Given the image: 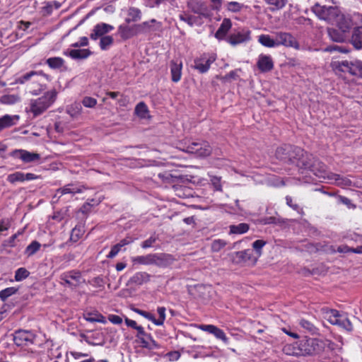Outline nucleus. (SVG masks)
I'll use <instances>...</instances> for the list:
<instances>
[{
	"label": "nucleus",
	"mask_w": 362,
	"mask_h": 362,
	"mask_svg": "<svg viewBox=\"0 0 362 362\" xmlns=\"http://www.w3.org/2000/svg\"><path fill=\"white\" fill-rule=\"evenodd\" d=\"M10 156L22 160L24 163H31L39 160L40 156L39 153L29 152L23 149H16L11 152Z\"/></svg>",
	"instance_id": "nucleus-11"
},
{
	"label": "nucleus",
	"mask_w": 362,
	"mask_h": 362,
	"mask_svg": "<svg viewBox=\"0 0 362 362\" xmlns=\"http://www.w3.org/2000/svg\"><path fill=\"white\" fill-rule=\"evenodd\" d=\"M91 202H93V204H91L90 202H88L85 203L79 209V211L82 214H87L90 211L91 207L93 205H98L100 203V201H95L94 199H91Z\"/></svg>",
	"instance_id": "nucleus-49"
},
{
	"label": "nucleus",
	"mask_w": 362,
	"mask_h": 362,
	"mask_svg": "<svg viewBox=\"0 0 362 362\" xmlns=\"http://www.w3.org/2000/svg\"><path fill=\"white\" fill-rule=\"evenodd\" d=\"M61 279L71 287H76L81 283V274L78 272L71 271L61 275Z\"/></svg>",
	"instance_id": "nucleus-14"
},
{
	"label": "nucleus",
	"mask_w": 362,
	"mask_h": 362,
	"mask_svg": "<svg viewBox=\"0 0 362 362\" xmlns=\"http://www.w3.org/2000/svg\"><path fill=\"white\" fill-rule=\"evenodd\" d=\"M19 100L16 95H4L0 98V103L5 105H13Z\"/></svg>",
	"instance_id": "nucleus-40"
},
{
	"label": "nucleus",
	"mask_w": 362,
	"mask_h": 362,
	"mask_svg": "<svg viewBox=\"0 0 362 362\" xmlns=\"http://www.w3.org/2000/svg\"><path fill=\"white\" fill-rule=\"evenodd\" d=\"M135 113L141 118H146L148 113L146 105L144 102L137 104L135 107Z\"/></svg>",
	"instance_id": "nucleus-38"
},
{
	"label": "nucleus",
	"mask_w": 362,
	"mask_h": 362,
	"mask_svg": "<svg viewBox=\"0 0 362 362\" xmlns=\"http://www.w3.org/2000/svg\"><path fill=\"white\" fill-rule=\"evenodd\" d=\"M313 13L321 20L332 22L337 16L338 10L334 6H322L316 3L312 8Z\"/></svg>",
	"instance_id": "nucleus-5"
},
{
	"label": "nucleus",
	"mask_w": 362,
	"mask_h": 362,
	"mask_svg": "<svg viewBox=\"0 0 362 362\" xmlns=\"http://www.w3.org/2000/svg\"><path fill=\"white\" fill-rule=\"evenodd\" d=\"M82 104L87 107H93L97 104V100L91 97H85L82 100Z\"/></svg>",
	"instance_id": "nucleus-54"
},
{
	"label": "nucleus",
	"mask_w": 362,
	"mask_h": 362,
	"mask_svg": "<svg viewBox=\"0 0 362 362\" xmlns=\"http://www.w3.org/2000/svg\"><path fill=\"white\" fill-rule=\"evenodd\" d=\"M317 339L304 338L298 341L300 356L314 355L322 351V346Z\"/></svg>",
	"instance_id": "nucleus-3"
},
{
	"label": "nucleus",
	"mask_w": 362,
	"mask_h": 362,
	"mask_svg": "<svg viewBox=\"0 0 362 362\" xmlns=\"http://www.w3.org/2000/svg\"><path fill=\"white\" fill-rule=\"evenodd\" d=\"M138 29L139 33H146L150 30L151 25L150 22L145 21L141 24H136Z\"/></svg>",
	"instance_id": "nucleus-56"
},
{
	"label": "nucleus",
	"mask_w": 362,
	"mask_h": 362,
	"mask_svg": "<svg viewBox=\"0 0 362 362\" xmlns=\"http://www.w3.org/2000/svg\"><path fill=\"white\" fill-rule=\"evenodd\" d=\"M295 160L292 164H295L297 167L301 169L309 170L311 163L315 157L312 154H309L302 149V153L295 156Z\"/></svg>",
	"instance_id": "nucleus-12"
},
{
	"label": "nucleus",
	"mask_w": 362,
	"mask_h": 362,
	"mask_svg": "<svg viewBox=\"0 0 362 362\" xmlns=\"http://www.w3.org/2000/svg\"><path fill=\"white\" fill-rule=\"evenodd\" d=\"M337 28L342 32L349 35L351 29L354 26V23L350 17L344 15H339L337 13V16L335 18Z\"/></svg>",
	"instance_id": "nucleus-15"
},
{
	"label": "nucleus",
	"mask_w": 362,
	"mask_h": 362,
	"mask_svg": "<svg viewBox=\"0 0 362 362\" xmlns=\"http://www.w3.org/2000/svg\"><path fill=\"white\" fill-rule=\"evenodd\" d=\"M46 63L52 69H59L63 66L64 61L61 57H51L47 59Z\"/></svg>",
	"instance_id": "nucleus-37"
},
{
	"label": "nucleus",
	"mask_w": 362,
	"mask_h": 362,
	"mask_svg": "<svg viewBox=\"0 0 362 362\" xmlns=\"http://www.w3.org/2000/svg\"><path fill=\"white\" fill-rule=\"evenodd\" d=\"M201 330L213 334L214 329H216V326L213 325H200L198 327Z\"/></svg>",
	"instance_id": "nucleus-61"
},
{
	"label": "nucleus",
	"mask_w": 362,
	"mask_h": 362,
	"mask_svg": "<svg viewBox=\"0 0 362 362\" xmlns=\"http://www.w3.org/2000/svg\"><path fill=\"white\" fill-rule=\"evenodd\" d=\"M156 238L155 237L151 236L141 243V247L144 249L151 247L153 246V243H156Z\"/></svg>",
	"instance_id": "nucleus-59"
},
{
	"label": "nucleus",
	"mask_w": 362,
	"mask_h": 362,
	"mask_svg": "<svg viewBox=\"0 0 362 362\" xmlns=\"http://www.w3.org/2000/svg\"><path fill=\"white\" fill-rule=\"evenodd\" d=\"M266 244V242L262 240H257L252 243L253 248L260 253L261 249Z\"/></svg>",
	"instance_id": "nucleus-62"
},
{
	"label": "nucleus",
	"mask_w": 362,
	"mask_h": 362,
	"mask_svg": "<svg viewBox=\"0 0 362 362\" xmlns=\"http://www.w3.org/2000/svg\"><path fill=\"white\" fill-rule=\"evenodd\" d=\"M119 33L121 37L124 40L129 39L134 35L139 34L138 29L136 28V25H134L133 26H128L126 25H121L119 28Z\"/></svg>",
	"instance_id": "nucleus-20"
},
{
	"label": "nucleus",
	"mask_w": 362,
	"mask_h": 362,
	"mask_svg": "<svg viewBox=\"0 0 362 362\" xmlns=\"http://www.w3.org/2000/svg\"><path fill=\"white\" fill-rule=\"evenodd\" d=\"M18 119V115H6L0 117V131H1L3 129L8 128L14 125Z\"/></svg>",
	"instance_id": "nucleus-26"
},
{
	"label": "nucleus",
	"mask_w": 362,
	"mask_h": 362,
	"mask_svg": "<svg viewBox=\"0 0 362 362\" xmlns=\"http://www.w3.org/2000/svg\"><path fill=\"white\" fill-rule=\"evenodd\" d=\"M30 274V272L24 267H21L16 271L15 280L21 281L25 279Z\"/></svg>",
	"instance_id": "nucleus-47"
},
{
	"label": "nucleus",
	"mask_w": 362,
	"mask_h": 362,
	"mask_svg": "<svg viewBox=\"0 0 362 362\" xmlns=\"http://www.w3.org/2000/svg\"><path fill=\"white\" fill-rule=\"evenodd\" d=\"M300 351L299 346H298V341L294 342L291 344H286L283 348V351L290 356H300L298 354V352Z\"/></svg>",
	"instance_id": "nucleus-34"
},
{
	"label": "nucleus",
	"mask_w": 362,
	"mask_h": 362,
	"mask_svg": "<svg viewBox=\"0 0 362 362\" xmlns=\"http://www.w3.org/2000/svg\"><path fill=\"white\" fill-rule=\"evenodd\" d=\"M113 29L114 28L111 25L105 23H98L94 27L92 33L90 35V37L95 40L99 37H103Z\"/></svg>",
	"instance_id": "nucleus-16"
},
{
	"label": "nucleus",
	"mask_w": 362,
	"mask_h": 362,
	"mask_svg": "<svg viewBox=\"0 0 362 362\" xmlns=\"http://www.w3.org/2000/svg\"><path fill=\"white\" fill-rule=\"evenodd\" d=\"M175 261V258L172 255L167 253H156L154 254L153 264L161 268H165Z\"/></svg>",
	"instance_id": "nucleus-13"
},
{
	"label": "nucleus",
	"mask_w": 362,
	"mask_h": 362,
	"mask_svg": "<svg viewBox=\"0 0 362 362\" xmlns=\"http://www.w3.org/2000/svg\"><path fill=\"white\" fill-rule=\"evenodd\" d=\"M227 245V242L222 239L214 240L211 243V250L214 252H218Z\"/></svg>",
	"instance_id": "nucleus-42"
},
{
	"label": "nucleus",
	"mask_w": 362,
	"mask_h": 362,
	"mask_svg": "<svg viewBox=\"0 0 362 362\" xmlns=\"http://www.w3.org/2000/svg\"><path fill=\"white\" fill-rule=\"evenodd\" d=\"M259 42L267 47H276L275 36L272 37L269 35H261L259 36Z\"/></svg>",
	"instance_id": "nucleus-32"
},
{
	"label": "nucleus",
	"mask_w": 362,
	"mask_h": 362,
	"mask_svg": "<svg viewBox=\"0 0 362 362\" xmlns=\"http://www.w3.org/2000/svg\"><path fill=\"white\" fill-rule=\"evenodd\" d=\"M53 6L51 1L47 2L46 5L42 7V12L44 16H49L52 13Z\"/></svg>",
	"instance_id": "nucleus-60"
},
{
	"label": "nucleus",
	"mask_w": 362,
	"mask_h": 362,
	"mask_svg": "<svg viewBox=\"0 0 362 362\" xmlns=\"http://www.w3.org/2000/svg\"><path fill=\"white\" fill-rule=\"evenodd\" d=\"M108 320L115 325H120L122 322V318L119 315H110L108 316Z\"/></svg>",
	"instance_id": "nucleus-64"
},
{
	"label": "nucleus",
	"mask_w": 362,
	"mask_h": 362,
	"mask_svg": "<svg viewBox=\"0 0 362 362\" xmlns=\"http://www.w3.org/2000/svg\"><path fill=\"white\" fill-rule=\"evenodd\" d=\"M83 234V230L81 227L76 226L72 229L70 239L74 242H76Z\"/></svg>",
	"instance_id": "nucleus-50"
},
{
	"label": "nucleus",
	"mask_w": 362,
	"mask_h": 362,
	"mask_svg": "<svg viewBox=\"0 0 362 362\" xmlns=\"http://www.w3.org/2000/svg\"><path fill=\"white\" fill-rule=\"evenodd\" d=\"M350 42L356 49L362 48V25L354 28Z\"/></svg>",
	"instance_id": "nucleus-23"
},
{
	"label": "nucleus",
	"mask_w": 362,
	"mask_h": 362,
	"mask_svg": "<svg viewBox=\"0 0 362 362\" xmlns=\"http://www.w3.org/2000/svg\"><path fill=\"white\" fill-rule=\"evenodd\" d=\"M257 67L262 72H268L273 69L274 62L270 56L261 54L259 57L257 63Z\"/></svg>",
	"instance_id": "nucleus-18"
},
{
	"label": "nucleus",
	"mask_w": 362,
	"mask_h": 362,
	"mask_svg": "<svg viewBox=\"0 0 362 362\" xmlns=\"http://www.w3.org/2000/svg\"><path fill=\"white\" fill-rule=\"evenodd\" d=\"M309 170L324 180H327L329 177H338L333 173L328 171L326 165L316 158L313 160Z\"/></svg>",
	"instance_id": "nucleus-7"
},
{
	"label": "nucleus",
	"mask_w": 362,
	"mask_h": 362,
	"mask_svg": "<svg viewBox=\"0 0 362 362\" xmlns=\"http://www.w3.org/2000/svg\"><path fill=\"white\" fill-rule=\"evenodd\" d=\"M114 39L110 35H106L100 37V47L101 49L105 50L113 44Z\"/></svg>",
	"instance_id": "nucleus-44"
},
{
	"label": "nucleus",
	"mask_w": 362,
	"mask_h": 362,
	"mask_svg": "<svg viewBox=\"0 0 362 362\" xmlns=\"http://www.w3.org/2000/svg\"><path fill=\"white\" fill-rule=\"evenodd\" d=\"M122 247L119 243L115 245L114 246L112 247L111 250L109 252V254L107 255V257L108 258H111V259L115 257L118 254V252L120 251Z\"/></svg>",
	"instance_id": "nucleus-57"
},
{
	"label": "nucleus",
	"mask_w": 362,
	"mask_h": 362,
	"mask_svg": "<svg viewBox=\"0 0 362 362\" xmlns=\"http://www.w3.org/2000/svg\"><path fill=\"white\" fill-rule=\"evenodd\" d=\"M18 291V288L15 287H8L0 291V298L5 301L8 297L15 294Z\"/></svg>",
	"instance_id": "nucleus-45"
},
{
	"label": "nucleus",
	"mask_w": 362,
	"mask_h": 362,
	"mask_svg": "<svg viewBox=\"0 0 362 362\" xmlns=\"http://www.w3.org/2000/svg\"><path fill=\"white\" fill-rule=\"evenodd\" d=\"M269 6V8L272 12L279 11L284 8L288 3V0H264Z\"/></svg>",
	"instance_id": "nucleus-30"
},
{
	"label": "nucleus",
	"mask_w": 362,
	"mask_h": 362,
	"mask_svg": "<svg viewBox=\"0 0 362 362\" xmlns=\"http://www.w3.org/2000/svg\"><path fill=\"white\" fill-rule=\"evenodd\" d=\"M13 342L18 346H24L33 343V335L29 331L19 329L13 334Z\"/></svg>",
	"instance_id": "nucleus-10"
},
{
	"label": "nucleus",
	"mask_w": 362,
	"mask_h": 362,
	"mask_svg": "<svg viewBox=\"0 0 362 362\" xmlns=\"http://www.w3.org/2000/svg\"><path fill=\"white\" fill-rule=\"evenodd\" d=\"M243 4H241L236 1L228 2L226 5L228 11L233 13L240 12L243 8Z\"/></svg>",
	"instance_id": "nucleus-48"
},
{
	"label": "nucleus",
	"mask_w": 362,
	"mask_h": 362,
	"mask_svg": "<svg viewBox=\"0 0 362 362\" xmlns=\"http://www.w3.org/2000/svg\"><path fill=\"white\" fill-rule=\"evenodd\" d=\"M250 31L238 32L231 34L228 37V42L232 45L246 42L250 40Z\"/></svg>",
	"instance_id": "nucleus-22"
},
{
	"label": "nucleus",
	"mask_w": 362,
	"mask_h": 362,
	"mask_svg": "<svg viewBox=\"0 0 362 362\" xmlns=\"http://www.w3.org/2000/svg\"><path fill=\"white\" fill-rule=\"evenodd\" d=\"M326 314L328 317V321L331 324L338 326H339L342 318L344 317L338 310L333 309L327 310Z\"/></svg>",
	"instance_id": "nucleus-29"
},
{
	"label": "nucleus",
	"mask_w": 362,
	"mask_h": 362,
	"mask_svg": "<svg viewBox=\"0 0 362 362\" xmlns=\"http://www.w3.org/2000/svg\"><path fill=\"white\" fill-rule=\"evenodd\" d=\"M128 18H126L125 21L127 23L131 22H136L141 18V11L140 9L135 7H130L127 11Z\"/></svg>",
	"instance_id": "nucleus-31"
},
{
	"label": "nucleus",
	"mask_w": 362,
	"mask_h": 362,
	"mask_svg": "<svg viewBox=\"0 0 362 362\" xmlns=\"http://www.w3.org/2000/svg\"><path fill=\"white\" fill-rule=\"evenodd\" d=\"M67 54L66 52H64ZM91 54V52L88 49H71L68 53V55L74 59H86Z\"/></svg>",
	"instance_id": "nucleus-28"
},
{
	"label": "nucleus",
	"mask_w": 362,
	"mask_h": 362,
	"mask_svg": "<svg viewBox=\"0 0 362 362\" xmlns=\"http://www.w3.org/2000/svg\"><path fill=\"white\" fill-rule=\"evenodd\" d=\"M249 230V225L245 223L238 225L230 226V233L233 234H243Z\"/></svg>",
	"instance_id": "nucleus-35"
},
{
	"label": "nucleus",
	"mask_w": 362,
	"mask_h": 362,
	"mask_svg": "<svg viewBox=\"0 0 362 362\" xmlns=\"http://www.w3.org/2000/svg\"><path fill=\"white\" fill-rule=\"evenodd\" d=\"M57 91L52 90L47 92L43 96L31 102L30 110L34 116H38L44 112L55 100Z\"/></svg>",
	"instance_id": "nucleus-1"
},
{
	"label": "nucleus",
	"mask_w": 362,
	"mask_h": 362,
	"mask_svg": "<svg viewBox=\"0 0 362 362\" xmlns=\"http://www.w3.org/2000/svg\"><path fill=\"white\" fill-rule=\"evenodd\" d=\"M151 276L145 272H136L128 281L127 285H141L150 281Z\"/></svg>",
	"instance_id": "nucleus-21"
},
{
	"label": "nucleus",
	"mask_w": 362,
	"mask_h": 362,
	"mask_svg": "<svg viewBox=\"0 0 362 362\" xmlns=\"http://www.w3.org/2000/svg\"><path fill=\"white\" fill-rule=\"evenodd\" d=\"M276 47L284 45L288 47H293L296 49H300V45L296 39L288 33L278 32L275 33Z\"/></svg>",
	"instance_id": "nucleus-8"
},
{
	"label": "nucleus",
	"mask_w": 362,
	"mask_h": 362,
	"mask_svg": "<svg viewBox=\"0 0 362 362\" xmlns=\"http://www.w3.org/2000/svg\"><path fill=\"white\" fill-rule=\"evenodd\" d=\"M213 334L217 339H221L225 344H228V339L227 338L226 334L224 333V332L222 329H221L216 327L214 331Z\"/></svg>",
	"instance_id": "nucleus-51"
},
{
	"label": "nucleus",
	"mask_w": 362,
	"mask_h": 362,
	"mask_svg": "<svg viewBox=\"0 0 362 362\" xmlns=\"http://www.w3.org/2000/svg\"><path fill=\"white\" fill-rule=\"evenodd\" d=\"M210 181L215 188L216 190L221 191V177H216V176H211Z\"/></svg>",
	"instance_id": "nucleus-55"
},
{
	"label": "nucleus",
	"mask_w": 362,
	"mask_h": 362,
	"mask_svg": "<svg viewBox=\"0 0 362 362\" xmlns=\"http://www.w3.org/2000/svg\"><path fill=\"white\" fill-rule=\"evenodd\" d=\"M136 330L137 331L136 337L140 339V337H148L149 339H151V336L149 334L145 332L144 328L141 326H139L136 327Z\"/></svg>",
	"instance_id": "nucleus-63"
},
{
	"label": "nucleus",
	"mask_w": 362,
	"mask_h": 362,
	"mask_svg": "<svg viewBox=\"0 0 362 362\" xmlns=\"http://www.w3.org/2000/svg\"><path fill=\"white\" fill-rule=\"evenodd\" d=\"M179 18L181 21L186 22L189 25L192 26L195 23L196 18L186 13H182L179 16Z\"/></svg>",
	"instance_id": "nucleus-52"
},
{
	"label": "nucleus",
	"mask_w": 362,
	"mask_h": 362,
	"mask_svg": "<svg viewBox=\"0 0 362 362\" xmlns=\"http://www.w3.org/2000/svg\"><path fill=\"white\" fill-rule=\"evenodd\" d=\"M334 175L338 176V177H329L327 181H335L338 185L350 186L351 185V181L349 179L341 177L336 173H334Z\"/></svg>",
	"instance_id": "nucleus-41"
},
{
	"label": "nucleus",
	"mask_w": 362,
	"mask_h": 362,
	"mask_svg": "<svg viewBox=\"0 0 362 362\" xmlns=\"http://www.w3.org/2000/svg\"><path fill=\"white\" fill-rule=\"evenodd\" d=\"M328 35L331 40L337 42H343L349 39V35L341 31L339 28H328Z\"/></svg>",
	"instance_id": "nucleus-24"
},
{
	"label": "nucleus",
	"mask_w": 362,
	"mask_h": 362,
	"mask_svg": "<svg viewBox=\"0 0 362 362\" xmlns=\"http://www.w3.org/2000/svg\"><path fill=\"white\" fill-rule=\"evenodd\" d=\"M44 76V75L41 72L31 71H30L28 73H26V74H23L21 77L18 78L16 79V83H17L23 84L25 81H29L33 76Z\"/></svg>",
	"instance_id": "nucleus-39"
},
{
	"label": "nucleus",
	"mask_w": 362,
	"mask_h": 362,
	"mask_svg": "<svg viewBox=\"0 0 362 362\" xmlns=\"http://www.w3.org/2000/svg\"><path fill=\"white\" fill-rule=\"evenodd\" d=\"M157 312L159 315L158 319H156L153 316V323L156 325H163L165 319V308L164 307H158Z\"/></svg>",
	"instance_id": "nucleus-46"
},
{
	"label": "nucleus",
	"mask_w": 362,
	"mask_h": 362,
	"mask_svg": "<svg viewBox=\"0 0 362 362\" xmlns=\"http://www.w3.org/2000/svg\"><path fill=\"white\" fill-rule=\"evenodd\" d=\"M302 153V148L298 146L285 144L276 150V157L284 163L292 164L295 156Z\"/></svg>",
	"instance_id": "nucleus-4"
},
{
	"label": "nucleus",
	"mask_w": 362,
	"mask_h": 362,
	"mask_svg": "<svg viewBox=\"0 0 362 362\" xmlns=\"http://www.w3.org/2000/svg\"><path fill=\"white\" fill-rule=\"evenodd\" d=\"M339 326L348 331H351L353 329L351 322L346 317L342 318V320L341 321Z\"/></svg>",
	"instance_id": "nucleus-58"
},
{
	"label": "nucleus",
	"mask_w": 362,
	"mask_h": 362,
	"mask_svg": "<svg viewBox=\"0 0 362 362\" xmlns=\"http://www.w3.org/2000/svg\"><path fill=\"white\" fill-rule=\"evenodd\" d=\"M216 60V57L206 54H203L200 57H197L194 60L193 68L197 69L199 73L204 74L209 71L211 64Z\"/></svg>",
	"instance_id": "nucleus-9"
},
{
	"label": "nucleus",
	"mask_w": 362,
	"mask_h": 362,
	"mask_svg": "<svg viewBox=\"0 0 362 362\" xmlns=\"http://www.w3.org/2000/svg\"><path fill=\"white\" fill-rule=\"evenodd\" d=\"M182 63L177 64L174 61L170 62L171 78L173 82H178L182 75Z\"/></svg>",
	"instance_id": "nucleus-27"
},
{
	"label": "nucleus",
	"mask_w": 362,
	"mask_h": 362,
	"mask_svg": "<svg viewBox=\"0 0 362 362\" xmlns=\"http://www.w3.org/2000/svg\"><path fill=\"white\" fill-rule=\"evenodd\" d=\"M299 324L301 327H303V329H305L311 334H315V332H317L316 327L308 320L302 319L300 320Z\"/></svg>",
	"instance_id": "nucleus-43"
},
{
	"label": "nucleus",
	"mask_w": 362,
	"mask_h": 362,
	"mask_svg": "<svg viewBox=\"0 0 362 362\" xmlns=\"http://www.w3.org/2000/svg\"><path fill=\"white\" fill-rule=\"evenodd\" d=\"M40 243L37 240H34L26 247L25 250V255L28 257L33 256L40 250Z\"/></svg>",
	"instance_id": "nucleus-36"
},
{
	"label": "nucleus",
	"mask_w": 362,
	"mask_h": 362,
	"mask_svg": "<svg viewBox=\"0 0 362 362\" xmlns=\"http://www.w3.org/2000/svg\"><path fill=\"white\" fill-rule=\"evenodd\" d=\"M232 23L230 20L229 18H224L220 27L215 33V37L218 40L223 39L228 30L230 29Z\"/></svg>",
	"instance_id": "nucleus-25"
},
{
	"label": "nucleus",
	"mask_w": 362,
	"mask_h": 362,
	"mask_svg": "<svg viewBox=\"0 0 362 362\" xmlns=\"http://www.w3.org/2000/svg\"><path fill=\"white\" fill-rule=\"evenodd\" d=\"M38 176L33 173H23L18 171L14 173L10 174L7 177V181L11 184H14L17 182H24L25 180H33L37 179Z\"/></svg>",
	"instance_id": "nucleus-17"
},
{
	"label": "nucleus",
	"mask_w": 362,
	"mask_h": 362,
	"mask_svg": "<svg viewBox=\"0 0 362 362\" xmlns=\"http://www.w3.org/2000/svg\"><path fill=\"white\" fill-rule=\"evenodd\" d=\"M189 153H194L199 157H206L211 153V147L206 141L192 142L185 148L182 149Z\"/></svg>",
	"instance_id": "nucleus-6"
},
{
	"label": "nucleus",
	"mask_w": 362,
	"mask_h": 362,
	"mask_svg": "<svg viewBox=\"0 0 362 362\" xmlns=\"http://www.w3.org/2000/svg\"><path fill=\"white\" fill-rule=\"evenodd\" d=\"M332 67L336 71L349 73L353 76H362V62L358 60L334 62Z\"/></svg>",
	"instance_id": "nucleus-2"
},
{
	"label": "nucleus",
	"mask_w": 362,
	"mask_h": 362,
	"mask_svg": "<svg viewBox=\"0 0 362 362\" xmlns=\"http://www.w3.org/2000/svg\"><path fill=\"white\" fill-rule=\"evenodd\" d=\"M233 262L235 264H244L251 260L252 251L250 249L235 252L233 255Z\"/></svg>",
	"instance_id": "nucleus-19"
},
{
	"label": "nucleus",
	"mask_w": 362,
	"mask_h": 362,
	"mask_svg": "<svg viewBox=\"0 0 362 362\" xmlns=\"http://www.w3.org/2000/svg\"><path fill=\"white\" fill-rule=\"evenodd\" d=\"M337 198L340 203L345 204L349 209H355L356 207V206L351 202V200L346 197L338 195Z\"/></svg>",
	"instance_id": "nucleus-53"
},
{
	"label": "nucleus",
	"mask_w": 362,
	"mask_h": 362,
	"mask_svg": "<svg viewBox=\"0 0 362 362\" xmlns=\"http://www.w3.org/2000/svg\"><path fill=\"white\" fill-rule=\"evenodd\" d=\"M154 254H148L145 256H137L132 259V262L140 264H153Z\"/></svg>",
	"instance_id": "nucleus-33"
}]
</instances>
